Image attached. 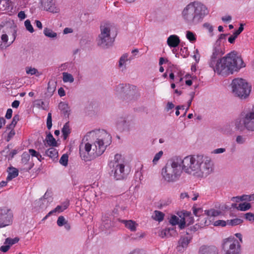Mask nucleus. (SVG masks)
<instances>
[{
    "label": "nucleus",
    "instance_id": "obj_56",
    "mask_svg": "<svg viewBox=\"0 0 254 254\" xmlns=\"http://www.w3.org/2000/svg\"><path fill=\"white\" fill-rule=\"evenodd\" d=\"M244 30V25L243 24H240V27H239L238 29L235 32H236V34H238L239 35Z\"/></svg>",
    "mask_w": 254,
    "mask_h": 254
},
{
    "label": "nucleus",
    "instance_id": "obj_14",
    "mask_svg": "<svg viewBox=\"0 0 254 254\" xmlns=\"http://www.w3.org/2000/svg\"><path fill=\"white\" fill-rule=\"evenodd\" d=\"M42 4L44 9L53 13H57L59 9L55 5V0H43Z\"/></svg>",
    "mask_w": 254,
    "mask_h": 254
},
{
    "label": "nucleus",
    "instance_id": "obj_1",
    "mask_svg": "<svg viewBox=\"0 0 254 254\" xmlns=\"http://www.w3.org/2000/svg\"><path fill=\"white\" fill-rule=\"evenodd\" d=\"M223 54L219 46L213 48L209 65L217 74L228 75L245 66L242 59L235 52L220 58Z\"/></svg>",
    "mask_w": 254,
    "mask_h": 254
},
{
    "label": "nucleus",
    "instance_id": "obj_46",
    "mask_svg": "<svg viewBox=\"0 0 254 254\" xmlns=\"http://www.w3.org/2000/svg\"><path fill=\"white\" fill-rule=\"evenodd\" d=\"M245 218L250 221L254 222V214L251 212L247 213L245 214Z\"/></svg>",
    "mask_w": 254,
    "mask_h": 254
},
{
    "label": "nucleus",
    "instance_id": "obj_58",
    "mask_svg": "<svg viewBox=\"0 0 254 254\" xmlns=\"http://www.w3.org/2000/svg\"><path fill=\"white\" fill-rule=\"evenodd\" d=\"M19 104H20V102L18 100H14L12 104H11V106L13 107V108H17L18 107V106H19Z\"/></svg>",
    "mask_w": 254,
    "mask_h": 254
},
{
    "label": "nucleus",
    "instance_id": "obj_59",
    "mask_svg": "<svg viewBox=\"0 0 254 254\" xmlns=\"http://www.w3.org/2000/svg\"><path fill=\"white\" fill-rule=\"evenodd\" d=\"M231 16L230 15H226L222 18V20L224 22L230 21L231 20Z\"/></svg>",
    "mask_w": 254,
    "mask_h": 254
},
{
    "label": "nucleus",
    "instance_id": "obj_55",
    "mask_svg": "<svg viewBox=\"0 0 254 254\" xmlns=\"http://www.w3.org/2000/svg\"><path fill=\"white\" fill-rule=\"evenodd\" d=\"M236 141L238 143H243L244 142L245 140L242 136L239 135L236 138Z\"/></svg>",
    "mask_w": 254,
    "mask_h": 254
},
{
    "label": "nucleus",
    "instance_id": "obj_27",
    "mask_svg": "<svg viewBox=\"0 0 254 254\" xmlns=\"http://www.w3.org/2000/svg\"><path fill=\"white\" fill-rule=\"evenodd\" d=\"M44 34L46 36L49 38H55L57 35L56 32H54L52 30L48 28H45Z\"/></svg>",
    "mask_w": 254,
    "mask_h": 254
},
{
    "label": "nucleus",
    "instance_id": "obj_48",
    "mask_svg": "<svg viewBox=\"0 0 254 254\" xmlns=\"http://www.w3.org/2000/svg\"><path fill=\"white\" fill-rule=\"evenodd\" d=\"M37 72V70L35 68L30 67L26 69V73L31 75L35 74Z\"/></svg>",
    "mask_w": 254,
    "mask_h": 254
},
{
    "label": "nucleus",
    "instance_id": "obj_16",
    "mask_svg": "<svg viewBox=\"0 0 254 254\" xmlns=\"http://www.w3.org/2000/svg\"><path fill=\"white\" fill-rule=\"evenodd\" d=\"M44 155L48 156L53 161H57L58 157V152L57 150L53 147H50L45 152Z\"/></svg>",
    "mask_w": 254,
    "mask_h": 254
},
{
    "label": "nucleus",
    "instance_id": "obj_35",
    "mask_svg": "<svg viewBox=\"0 0 254 254\" xmlns=\"http://www.w3.org/2000/svg\"><path fill=\"white\" fill-rule=\"evenodd\" d=\"M243 221L239 218H235L232 220H228L227 224L231 226H236L242 223Z\"/></svg>",
    "mask_w": 254,
    "mask_h": 254
},
{
    "label": "nucleus",
    "instance_id": "obj_23",
    "mask_svg": "<svg viewBox=\"0 0 254 254\" xmlns=\"http://www.w3.org/2000/svg\"><path fill=\"white\" fill-rule=\"evenodd\" d=\"M190 239L188 237L181 238L179 242V246L178 247L180 248L181 247L183 248H186L190 243Z\"/></svg>",
    "mask_w": 254,
    "mask_h": 254
},
{
    "label": "nucleus",
    "instance_id": "obj_60",
    "mask_svg": "<svg viewBox=\"0 0 254 254\" xmlns=\"http://www.w3.org/2000/svg\"><path fill=\"white\" fill-rule=\"evenodd\" d=\"M35 23H36V26L39 28L40 29H42V23L39 20H35Z\"/></svg>",
    "mask_w": 254,
    "mask_h": 254
},
{
    "label": "nucleus",
    "instance_id": "obj_43",
    "mask_svg": "<svg viewBox=\"0 0 254 254\" xmlns=\"http://www.w3.org/2000/svg\"><path fill=\"white\" fill-rule=\"evenodd\" d=\"M66 222L63 216H60L59 217L57 220V224L59 226H62Z\"/></svg>",
    "mask_w": 254,
    "mask_h": 254
},
{
    "label": "nucleus",
    "instance_id": "obj_40",
    "mask_svg": "<svg viewBox=\"0 0 254 254\" xmlns=\"http://www.w3.org/2000/svg\"><path fill=\"white\" fill-rule=\"evenodd\" d=\"M30 154L26 152H24L22 155L21 160L22 162L25 164H26L30 160Z\"/></svg>",
    "mask_w": 254,
    "mask_h": 254
},
{
    "label": "nucleus",
    "instance_id": "obj_63",
    "mask_svg": "<svg viewBox=\"0 0 254 254\" xmlns=\"http://www.w3.org/2000/svg\"><path fill=\"white\" fill-rule=\"evenodd\" d=\"M235 40L236 39L232 35L228 38L229 42H230L231 44L234 43Z\"/></svg>",
    "mask_w": 254,
    "mask_h": 254
},
{
    "label": "nucleus",
    "instance_id": "obj_41",
    "mask_svg": "<svg viewBox=\"0 0 254 254\" xmlns=\"http://www.w3.org/2000/svg\"><path fill=\"white\" fill-rule=\"evenodd\" d=\"M163 154V152L162 151H160L158 153L156 154L152 161L154 164H156L157 163L158 161L162 156Z\"/></svg>",
    "mask_w": 254,
    "mask_h": 254
},
{
    "label": "nucleus",
    "instance_id": "obj_20",
    "mask_svg": "<svg viewBox=\"0 0 254 254\" xmlns=\"http://www.w3.org/2000/svg\"><path fill=\"white\" fill-rule=\"evenodd\" d=\"M18 175V171L15 168L11 167L9 168L8 171V175L6 178L7 181H10L13 178H16Z\"/></svg>",
    "mask_w": 254,
    "mask_h": 254
},
{
    "label": "nucleus",
    "instance_id": "obj_62",
    "mask_svg": "<svg viewBox=\"0 0 254 254\" xmlns=\"http://www.w3.org/2000/svg\"><path fill=\"white\" fill-rule=\"evenodd\" d=\"M72 32V30L71 28H65L64 30V34L70 33H71Z\"/></svg>",
    "mask_w": 254,
    "mask_h": 254
},
{
    "label": "nucleus",
    "instance_id": "obj_26",
    "mask_svg": "<svg viewBox=\"0 0 254 254\" xmlns=\"http://www.w3.org/2000/svg\"><path fill=\"white\" fill-rule=\"evenodd\" d=\"M63 80L64 82H69L70 83H72L73 82L74 78L71 74L67 72H63Z\"/></svg>",
    "mask_w": 254,
    "mask_h": 254
},
{
    "label": "nucleus",
    "instance_id": "obj_17",
    "mask_svg": "<svg viewBox=\"0 0 254 254\" xmlns=\"http://www.w3.org/2000/svg\"><path fill=\"white\" fill-rule=\"evenodd\" d=\"M177 235V232L174 228H167L163 230L159 236L163 238L165 237H169L171 236H175Z\"/></svg>",
    "mask_w": 254,
    "mask_h": 254
},
{
    "label": "nucleus",
    "instance_id": "obj_50",
    "mask_svg": "<svg viewBox=\"0 0 254 254\" xmlns=\"http://www.w3.org/2000/svg\"><path fill=\"white\" fill-rule=\"evenodd\" d=\"M12 115V110L11 109H7L5 117L7 119H10Z\"/></svg>",
    "mask_w": 254,
    "mask_h": 254
},
{
    "label": "nucleus",
    "instance_id": "obj_34",
    "mask_svg": "<svg viewBox=\"0 0 254 254\" xmlns=\"http://www.w3.org/2000/svg\"><path fill=\"white\" fill-rule=\"evenodd\" d=\"M68 156L67 154H63L60 159V163L64 166H66L68 164Z\"/></svg>",
    "mask_w": 254,
    "mask_h": 254
},
{
    "label": "nucleus",
    "instance_id": "obj_11",
    "mask_svg": "<svg viewBox=\"0 0 254 254\" xmlns=\"http://www.w3.org/2000/svg\"><path fill=\"white\" fill-rule=\"evenodd\" d=\"M12 211L6 208H0V228L10 225L12 222Z\"/></svg>",
    "mask_w": 254,
    "mask_h": 254
},
{
    "label": "nucleus",
    "instance_id": "obj_45",
    "mask_svg": "<svg viewBox=\"0 0 254 254\" xmlns=\"http://www.w3.org/2000/svg\"><path fill=\"white\" fill-rule=\"evenodd\" d=\"M193 213L196 216H199L200 213L202 212V209L200 208H196L194 206L192 207Z\"/></svg>",
    "mask_w": 254,
    "mask_h": 254
},
{
    "label": "nucleus",
    "instance_id": "obj_28",
    "mask_svg": "<svg viewBox=\"0 0 254 254\" xmlns=\"http://www.w3.org/2000/svg\"><path fill=\"white\" fill-rule=\"evenodd\" d=\"M19 120V116L18 115H15L14 116L12 121L9 125L6 127L7 129H12L14 128L15 125H16L18 121Z\"/></svg>",
    "mask_w": 254,
    "mask_h": 254
},
{
    "label": "nucleus",
    "instance_id": "obj_37",
    "mask_svg": "<svg viewBox=\"0 0 254 254\" xmlns=\"http://www.w3.org/2000/svg\"><path fill=\"white\" fill-rule=\"evenodd\" d=\"M52 127V113H49L47 119V127L48 129H50Z\"/></svg>",
    "mask_w": 254,
    "mask_h": 254
},
{
    "label": "nucleus",
    "instance_id": "obj_53",
    "mask_svg": "<svg viewBox=\"0 0 254 254\" xmlns=\"http://www.w3.org/2000/svg\"><path fill=\"white\" fill-rule=\"evenodd\" d=\"M18 17L19 18H20L21 20L25 19L26 18V14H25L24 11H20L18 13Z\"/></svg>",
    "mask_w": 254,
    "mask_h": 254
},
{
    "label": "nucleus",
    "instance_id": "obj_54",
    "mask_svg": "<svg viewBox=\"0 0 254 254\" xmlns=\"http://www.w3.org/2000/svg\"><path fill=\"white\" fill-rule=\"evenodd\" d=\"M225 151V148H217V149L214 150L213 152L215 154H219V153H223Z\"/></svg>",
    "mask_w": 254,
    "mask_h": 254
},
{
    "label": "nucleus",
    "instance_id": "obj_39",
    "mask_svg": "<svg viewBox=\"0 0 254 254\" xmlns=\"http://www.w3.org/2000/svg\"><path fill=\"white\" fill-rule=\"evenodd\" d=\"M203 27L208 31V32L210 33V36L213 35L212 32L213 31V27L212 25L209 23L206 22L203 24Z\"/></svg>",
    "mask_w": 254,
    "mask_h": 254
},
{
    "label": "nucleus",
    "instance_id": "obj_7",
    "mask_svg": "<svg viewBox=\"0 0 254 254\" xmlns=\"http://www.w3.org/2000/svg\"><path fill=\"white\" fill-rule=\"evenodd\" d=\"M110 25L104 23L101 25V33L98 36L97 44L103 48H107L111 46L113 40L110 37Z\"/></svg>",
    "mask_w": 254,
    "mask_h": 254
},
{
    "label": "nucleus",
    "instance_id": "obj_18",
    "mask_svg": "<svg viewBox=\"0 0 254 254\" xmlns=\"http://www.w3.org/2000/svg\"><path fill=\"white\" fill-rule=\"evenodd\" d=\"M121 222L123 223L125 227L130 231L135 232L136 230V227L138 226V224L135 221L131 220H121Z\"/></svg>",
    "mask_w": 254,
    "mask_h": 254
},
{
    "label": "nucleus",
    "instance_id": "obj_36",
    "mask_svg": "<svg viewBox=\"0 0 254 254\" xmlns=\"http://www.w3.org/2000/svg\"><path fill=\"white\" fill-rule=\"evenodd\" d=\"M24 25L26 28V29L29 31L30 33H33L34 32V29L32 25L31 24L30 21L28 19H27L24 22Z\"/></svg>",
    "mask_w": 254,
    "mask_h": 254
},
{
    "label": "nucleus",
    "instance_id": "obj_29",
    "mask_svg": "<svg viewBox=\"0 0 254 254\" xmlns=\"http://www.w3.org/2000/svg\"><path fill=\"white\" fill-rule=\"evenodd\" d=\"M47 141L49 145L52 146H56L57 144L56 139L54 138L53 136L51 133H49L48 135H47Z\"/></svg>",
    "mask_w": 254,
    "mask_h": 254
},
{
    "label": "nucleus",
    "instance_id": "obj_52",
    "mask_svg": "<svg viewBox=\"0 0 254 254\" xmlns=\"http://www.w3.org/2000/svg\"><path fill=\"white\" fill-rule=\"evenodd\" d=\"M9 248H10V245L6 244V245L2 246L0 248V250L1 251H2V252L5 253L8 251Z\"/></svg>",
    "mask_w": 254,
    "mask_h": 254
},
{
    "label": "nucleus",
    "instance_id": "obj_32",
    "mask_svg": "<svg viewBox=\"0 0 254 254\" xmlns=\"http://www.w3.org/2000/svg\"><path fill=\"white\" fill-rule=\"evenodd\" d=\"M186 37L191 43L194 42L196 40L195 34L190 31H187Z\"/></svg>",
    "mask_w": 254,
    "mask_h": 254
},
{
    "label": "nucleus",
    "instance_id": "obj_8",
    "mask_svg": "<svg viewBox=\"0 0 254 254\" xmlns=\"http://www.w3.org/2000/svg\"><path fill=\"white\" fill-rule=\"evenodd\" d=\"M222 251L224 254H240L241 245L234 238H228L223 241Z\"/></svg>",
    "mask_w": 254,
    "mask_h": 254
},
{
    "label": "nucleus",
    "instance_id": "obj_47",
    "mask_svg": "<svg viewBox=\"0 0 254 254\" xmlns=\"http://www.w3.org/2000/svg\"><path fill=\"white\" fill-rule=\"evenodd\" d=\"M10 129V131L8 133L7 138H6L7 141H9L14 136V135L15 134V131L13 129V128Z\"/></svg>",
    "mask_w": 254,
    "mask_h": 254
},
{
    "label": "nucleus",
    "instance_id": "obj_64",
    "mask_svg": "<svg viewBox=\"0 0 254 254\" xmlns=\"http://www.w3.org/2000/svg\"><path fill=\"white\" fill-rule=\"evenodd\" d=\"M180 197H181V198L184 199V198H185L186 197H189V195L186 192L182 193L181 194Z\"/></svg>",
    "mask_w": 254,
    "mask_h": 254
},
{
    "label": "nucleus",
    "instance_id": "obj_31",
    "mask_svg": "<svg viewBox=\"0 0 254 254\" xmlns=\"http://www.w3.org/2000/svg\"><path fill=\"white\" fill-rule=\"evenodd\" d=\"M190 212H186V213H184V216H185V218H183L180 220V221H179V226L181 229H182L185 228L186 225V219L187 218V217H189L190 215Z\"/></svg>",
    "mask_w": 254,
    "mask_h": 254
},
{
    "label": "nucleus",
    "instance_id": "obj_5",
    "mask_svg": "<svg viewBox=\"0 0 254 254\" xmlns=\"http://www.w3.org/2000/svg\"><path fill=\"white\" fill-rule=\"evenodd\" d=\"M181 158L176 157L168 162L162 170L163 179L168 182L177 181L181 176L182 171Z\"/></svg>",
    "mask_w": 254,
    "mask_h": 254
},
{
    "label": "nucleus",
    "instance_id": "obj_19",
    "mask_svg": "<svg viewBox=\"0 0 254 254\" xmlns=\"http://www.w3.org/2000/svg\"><path fill=\"white\" fill-rule=\"evenodd\" d=\"M69 206L68 201H65L61 205H58L54 209L49 212V215H52L54 213H60L65 210Z\"/></svg>",
    "mask_w": 254,
    "mask_h": 254
},
{
    "label": "nucleus",
    "instance_id": "obj_49",
    "mask_svg": "<svg viewBox=\"0 0 254 254\" xmlns=\"http://www.w3.org/2000/svg\"><path fill=\"white\" fill-rule=\"evenodd\" d=\"M214 225L224 227L226 225V222L224 220H219L214 222Z\"/></svg>",
    "mask_w": 254,
    "mask_h": 254
},
{
    "label": "nucleus",
    "instance_id": "obj_25",
    "mask_svg": "<svg viewBox=\"0 0 254 254\" xmlns=\"http://www.w3.org/2000/svg\"><path fill=\"white\" fill-rule=\"evenodd\" d=\"M62 132L63 133L64 138L66 139L70 132L68 123H66L64 124L62 128Z\"/></svg>",
    "mask_w": 254,
    "mask_h": 254
},
{
    "label": "nucleus",
    "instance_id": "obj_33",
    "mask_svg": "<svg viewBox=\"0 0 254 254\" xmlns=\"http://www.w3.org/2000/svg\"><path fill=\"white\" fill-rule=\"evenodd\" d=\"M19 239L17 237H15L13 239L8 238L5 239L4 244L10 245V247L12 245L17 243L19 241Z\"/></svg>",
    "mask_w": 254,
    "mask_h": 254
},
{
    "label": "nucleus",
    "instance_id": "obj_2",
    "mask_svg": "<svg viewBox=\"0 0 254 254\" xmlns=\"http://www.w3.org/2000/svg\"><path fill=\"white\" fill-rule=\"evenodd\" d=\"M87 136L93 138L95 140L93 145L87 142L84 145L82 143L80 145L79 153L81 157L84 160H87L86 153L88 155L94 156H100L112 142L111 136L104 130L90 132Z\"/></svg>",
    "mask_w": 254,
    "mask_h": 254
},
{
    "label": "nucleus",
    "instance_id": "obj_3",
    "mask_svg": "<svg viewBox=\"0 0 254 254\" xmlns=\"http://www.w3.org/2000/svg\"><path fill=\"white\" fill-rule=\"evenodd\" d=\"M182 170L187 174L203 178L212 172V163L210 158L202 155H189L181 159Z\"/></svg>",
    "mask_w": 254,
    "mask_h": 254
},
{
    "label": "nucleus",
    "instance_id": "obj_10",
    "mask_svg": "<svg viewBox=\"0 0 254 254\" xmlns=\"http://www.w3.org/2000/svg\"><path fill=\"white\" fill-rule=\"evenodd\" d=\"M121 157L119 154L115 155V161L111 162L113 169L112 172L114 174V177L116 180H122L127 177V173L125 169V165L120 163L117 160Z\"/></svg>",
    "mask_w": 254,
    "mask_h": 254
},
{
    "label": "nucleus",
    "instance_id": "obj_13",
    "mask_svg": "<svg viewBox=\"0 0 254 254\" xmlns=\"http://www.w3.org/2000/svg\"><path fill=\"white\" fill-rule=\"evenodd\" d=\"M198 254H218V250L213 245H202L199 249Z\"/></svg>",
    "mask_w": 254,
    "mask_h": 254
},
{
    "label": "nucleus",
    "instance_id": "obj_51",
    "mask_svg": "<svg viewBox=\"0 0 254 254\" xmlns=\"http://www.w3.org/2000/svg\"><path fill=\"white\" fill-rule=\"evenodd\" d=\"M194 92H191L190 93V96H191V98H190V99L188 102V106L186 109V112H185V114H186V113L187 112V110H188V109H189L190 107V106L191 105V102L193 100V97H194Z\"/></svg>",
    "mask_w": 254,
    "mask_h": 254
},
{
    "label": "nucleus",
    "instance_id": "obj_9",
    "mask_svg": "<svg viewBox=\"0 0 254 254\" xmlns=\"http://www.w3.org/2000/svg\"><path fill=\"white\" fill-rule=\"evenodd\" d=\"M249 130L254 131V109L253 111L249 112L245 114L240 121H236L235 126L238 129L242 130L243 126Z\"/></svg>",
    "mask_w": 254,
    "mask_h": 254
},
{
    "label": "nucleus",
    "instance_id": "obj_24",
    "mask_svg": "<svg viewBox=\"0 0 254 254\" xmlns=\"http://www.w3.org/2000/svg\"><path fill=\"white\" fill-rule=\"evenodd\" d=\"M204 213L208 216L215 217L219 215L221 213V211L214 209H211L210 210H205Z\"/></svg>",
    "mask_w": 254,
    "mask_h": 254
},
{
    "label": "nucleus",
    "instance_id": "obj_22",
    "mask_svg": "<svg viewBox=\"0 0 254 254\" xmlns=\"http://www.w3.org/2000/svg\"><path fill=\"white\" fill-rule=\"evenodd\" d=\"M154 214L152 216L154 220L161 222L164 219V214L163 212L160 211L155 210Z\"/></svg>",
    "mask_w": 254,
    "mask_h": 254
},
{
    "label": "nucleus",
    "instance_id": "obj_57",
    "mask_svg": "<svg viewBox=\"0 0 254 254\" xmlns=\"http://www.w3.org/2000/svg\"><path fill=\"white\" fill-rule=\"evenodd\" d=\"M58 94L61 97L64 96L65 95V91L62 87L58 90Z\"/></svg>",
    "mask_w": 254,
    "mask_h": 254
},
{
    "label": "nucleus",
    "instance_id": "obj_44",
    "mask_svg": "<svg viewBox=\"0 0 254 254\" xmlns=\"http://www.w3.org/2000/svg\"><path fill=\"white\" fill-rule=\"evenodd\" d=\"M29 154H30V156L31 155L32 157H35L36 158L38 157H41V154L38 152L33 149H29Z\"/></svg>",
    "mask_w": 254,
    "mask_h": 254
},
{
    "label": "nucleus",
    "instance_id": "obj_12",
    "mask_svg": "<svg viewBox=\"0 0 254 254\" xmlns=\"http://www.w3.org/2000/svg\"><path fill=\"white\" fill-rule=\"evenodd\" d=\"M8 27L0 25V48L5 49L10 45L8 42Z\"/></svg>",
    "mask_w": 254,
    "mask_h": 254
},
{
    "label": "nucleus",
    "instance_id": "obj_30",
    "mask_svg": "<svg viewBox=\"0 0 254 254\" xmlns=\"http://www.w3.org/2000/svg\"><path fill=\"white\" fill-rule=\"evenodd\" d=\"M251 207V204L248 202L241 203L237 207V209L241 211H246Z\"/></svg>",
    "mask_w": 254,
    "mask_h": 254
},
{
    "label": "nucleus",
    "instance_id": "obj_61",
    "mask_svg": "<svg viewBox=\"0 0 254 254\" xmlns=\"http://www.w3.org/2000/svg\"><path fill=\"white\" fill-rule=\"evenodd\" d=\"M174 107V105L172 102H168L167 105V111L173 109Z\"/></svg>",
    "mask_w": 254,
    "mask_h": 254
},
{
    "label": "nucleus",
    "instance_id": "obj_4",
    "mask_svg": "<svg viewBox=\"0 0 254 254\" xmlns=\"http://www.w3.org/2000/svg\"><path fill=\"white\" fill-rule=\"evenodd\" d=\"M209 13L207 7L199 2H192L188 4L182 11V17L186 23L195 25L201 22Z\"/></svg>",
    "mask_w": 254,
    "mask_h": 254
},
{
    "label": "nucleus",
    "instance_id": "obj_6",
    "mask_svg": "<svg viewBox=\"0 0 254 254\" xmlns=\"http://www.w3.org/2000/svg\"><path fill=\"white\" fill-rule=\"evenodd\" d=\"M233 92L239 98H246L250 94L251 86L244 79L235 78L232 82Z\"/></svg>",
    "mask_w": 254,
    "mask_h": 254
},
{
    "label": "nucleus",
    "instance_id": "obj_42",
    "mask_svg": "<svg viewBox=\"0 0 254 254\" xmlns=\"http://www.w3.org/2000/svg\"><path fill=\"white\" fill-rule=\"evenodd\" d=\"M127 61V55L124 54L120 58L119 61V66L123 65Z\"/></svg>",
    "mask_w": 254,
    "mask_h": 254
},
{
    "label": "nucleus",
    "instance_id": "obj_21",
    "mask_svg": "<svg viewBox=\"0 0 254 254\" xmlns=\"http://www.w3.org/2000/svg\"><path fill=\"white\" fill-rule=\"evenodd\" d=\"M57 83L54 80H50L48 83L47 93L48 95L52 96L56 88Z\"/></svg>",
    "mask_w": 254,
    "mask_h": 254
},
{
    "label": "nucleus",
    "instance_id": "obj_15",
    "mask_svg": "<svg viewBox=\"0 0 254 254\" xmlns=\"http://www.w3.org/2000/svg\"><path fill=\"white\" fill-rule=\"evenodd\" d=\"M167 42L170 47L175 48L179 45L180 40L177 35H172L168 38Z\"/></svg>",
    "mask_w": 254,
    "mask_h": 254
},
{
    "label": "nucleus",
    "instance_id": "obj_38",
    "mask_svg": "<svg viewBox=\"0 0 254 254\" xmlns=\"http://www.w3.org/2000/svg\"><path fill=\"white\" fill-rule=\"evenodd\" d=\"M179 219L176 215H173L171 217L169 222L172 226H175L179 224Z\"/></svg>",
    "mask_w": 254,
    "mask_h": 254
}]
</instances>
